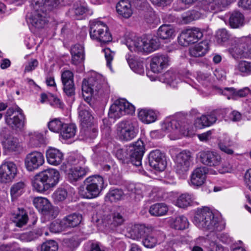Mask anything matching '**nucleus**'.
Returning a JSON list of instances; mask_svg holds the SVG:
<instances>
[{
	"instance_id": "40",
	"label": "nucleus",
	"mask_w": 251,
	"mask_h": 251,
	"mask_svg": "<svg viewBox=\"0 0 251 251\" xmlns=\"http://www.w3.org/2000/svg\"><path fill=\"white\" fill-rule=\"evenodd\" d=\"M194 200L193 195L187 193L183 194L177 198L176 205L180 208H185L191 205Z\"/></svg>"
},
{
	"instance_id": "28",
	"label": "nucleus",
	"mask_w": 251,
	"mask_h": 251,
	"mask_svg": "<svg viewBox=\"0 0 251 251\" xmlns=\"http://www.w3.org/2000/svg\"><path fill=\"white\" fill-rule=\"evenodd\" d=\"M33 204L42 215V222H45L46 216L47 214V199L41 197L35 198L33 200Z\"/></svg>"
},
{
	"instance_id": "50",
	"label": "nucleus",
	"mask_w": 251,
	"mask_h": 251,
	"mask_svg": "<svg viewBox=\"0 0 251 251\" xmlns=\"http://www.w3.org/2000/svg\"><path fill=\"white\" fill-rule=\"evenodd\" d=\"M59 178L60 174L57 170L48 168V188L53 187L56 185Z\"/></svg>"
},
{
	"instance_id": "58",
	"label": "nucleus",
	"mask_w": 251,
	"mask_h": 251,
	"mask_svg": "<svg viewBox=\"0 0 251 251\" xmlns=\"http://www.w3.org/2000/svg\"><path fill=\"white\" fill-rule=\"evenodd\" d=\"M48 101L50 105L57 108H62L63 103L56 95L48 93Z\"/></svg>"
},
{
	"instance_id": "18",
	"label": "nucleus",
	"mask_w": 251,
	"mask_h": 251,
	"mask_svg": "<svg viewBox=\"0 0 251 251\" xmlns=\"http://www.w3.org/2000/svg\"><path fill=\"white\" fill-rule=\"evenodd\" d=\"M61 80L63 84V89L67 95L72 96L75 94L74 74L69 70H65L62 73Z\"/></svg>"
},
{
	"instance_id": "61",
	"label": "nucleus",
	"mask_w": 251,
	"mask_h": 251,
	"mask_svg": "<svg viewBox=\"0 0 251 251\" xmlns=\"http://www.w3.org/2000/svg\"><path fill=\"white\" fill-rule=\"evenodd\" d=\"M104 52L105 58L106 60V65L110 69H112L111 62L113 59L115 52L111 51L109 48H106L103 50Z\"/></svg>"
},
{
	"instance_id": "25",
	"label": "nucleus",
	"mask_w": 251,
	"mask_h": 251,
	"mask_svg": "<svg viewBox=\"0 0 251 251\" xmlns=\"http://www.w3.org/2000/svg\"><path fill=\"white\" fill-rule=\"evenodd\" d=\"M82 219V217L80 214L76 213L70 214L62 219L63 225L65 229L75 227L80 224Z\"/></svg>"
},
{
	"instance_id": "5",
	"label": "nucleus",
	"mask_w": 251,
	"mask_h": 251,
	"mask_svg": "<svg viewBox=\"0 0 251 251\" xmlns=\"http://www.w3.org/2000/svg\"><path fill=\"white\" fill-rule=\"evenodd\" d=\"M103 178L100 176L95 175L87 177L84 180L86 189H80L79 194L83 198L93 199L97 197L103 187Z\"/></svg>"
},
{
	"instance_id": "36",
	"label": "nucleus",
	"mask_w": 251,
	"mask_h": 251,
	"mask_svg": "<svg viewBox=\"0 0 251 251\" xmlns=\"http://www.w3.org/2000/svg\"><path fill=\"white\" fill-rule=\"evenodd\" d=\"M168 211L167 205L164 203L154 204L150 208V213L154 216H162L165 215Z\"/></svg>"
},
{
	"instance_id": "33",
	"label": "nucleus",
	"mask_w": 251,
	"mask_h": 251,
	"mask_svg": "<svg viewBox=\"0 0 251 251\" xmlns=\"http://www.w3.org/2000/svg\"><path fill=\"white\" fill-rule=\"evenodd\" d=\"M22 110L19 108L18 112L20 116H14L11 119H6V124L13 129L21 128L24 125V116L22 113Z\"/></svg>"
},
{
	"instance_id": "14",
	"label": "nucleus",
	"mask_w": 251,
	"mask_h": 251,
	"mask_svg": "<svg viewBox=\"0 0 251 251\" xmlns=\"http://www.w3.org/2000/svg\"><path fill=\"white\" fill-rule=\"evenodd\" d=\"M44 162L45 159L43 154L38 151L28 153L25 160V168L30 172L38 169Z\"/></svg>"
},
{
	"instance_id": "29",
	"label": "nucleus",
	"mask_w": 251,
	"mask_h": 251,
	"mask_svg": "<svg viewBox=\"0 0 251 251\" xmlns=\"http://www.w3.org/2000/svg\"><path fill=\"white\" fill-rule=\"evenodd\" d=\"M138 117L142 122L150 124L155 121L157 115L152 110L143 109L139 110Z\"/></svg>"
},
{
	"instance_id": "51",
	"label": "nucleus",
	"mask_w": 251,
	"mask_h": 251,
	"mask_svg": "<svg viewBox=\"0 0 251 251\" xmlns=\"http://www.w3.org/2000/svg\"><path fill=\"white\" fill-rule=\"evenodd\" d=\"M124 209L118 207L112 214V224L115 226L123 224L125 220L124 216Z\"/></svg>"
},
{
	"instance_id": "23",
	"label": "nucleus",
	"mask_w": 251,
	"mask_h": 251,
	"mask_svg": "<svg viewBox=\"0 0 251 251\" xmlns=\"http://www.w3.org/2000/svg\"><path fill=\"white\" fill-rule=\"evenodd\" d=\"M78 110L79 117L82 127H90L94 125V117L88 110L80 106L79 107Z\"/></svg>"
},
{
	"instance_id": "12",
	"label": "nucleus",
	"mask_w": 251,
	"mask_h": 251,
	"mask_svg": "<svg viewBox=\"0 0 251 251\" xmlns=\"http://www.w3.org/2000/svg\"><path fill=\"white\" fill-rule=\"evenodd\" d=\"M203 36L201 30L198 28L187 29L183 31L178 37V42L183 46L197 42Z\"/></svg>"
},
{
	"instance_id": "1",
	"label": "nucleus",
	"mask_w": 251,
	"mask_h": 251,
	"mask_svg": "<svg viewBox=\"0 0 251 251\" xmlns=\"http://www.w3.org/2000/svg\"><path fill=\"white\" fill-rule=\"evenodd\" d=\"M82 91L84 97H85L84 93L88 94V96H86L88 99L92 96H102L108 94L109 92V87L101 75L94 74L87 80L84 79L83 81Z\"/></svg>"
},
{
	"instance_id": "45",
	"label": "nucleus",
	"mask_w": 251,
	"mask_h": 251,
	"mask_svg": "<svg viewBox=\"0 0 251 251\" xmlns=\"http://www.w3.org/2000/svg\"><path fill=\"white\" fill-rule=\"evenodd\" d=\"M180 125V123L176 120H171L168 118L165 120L163 124L162 128L168 132H173L176 134L177 133L178 126Z\"/></svg>"
},
{
	"instance_id": "39",
	"label": "nucleus",
	"mask_w": 251,
	"mask_h": 251,
	"mask_svg": "<svg viewBox=\"0 0 251 251\" xmlns=\"http://www.w3.org/2000/svg\"><path fill=\"white\" fill-rule=\"evenodd\" d=\"M202 10L206 12H217L219 11V8L216 0H202L200 5L201 12Z\"/></svg>"
},
{
	"instance_id": "38",
	"label": "nucleus",
	"mask_w": 251,
	"mask_h": 251,
	"mask_svg": "<svg viewBox=\"0 0 251 251\" xmlns=\"http://www.w3.org/2000/svg\"><path fill=\"white\" fill-rule=\"evenodd\" d=\"M250 93V90L247 87L238 90H236L233 88H225L222 92V94L227 96L228 99H230L229 95H232L239 97H245L249 94Z\"/></svg>"
},
{
	"instance_id": "53",
	"label": "nucleus",
	"mask_w": 251,
	"mask_h": 251,
	"mask_svg": "<svg viewBox=\"0 0 251 251\" xmlns=\"http://www.w3.org/2000/svg\"><path fill=\"white\" fill-rule=\"evenodd\" d=\"M180 125L177 126V133H180L184 136H191L193 133V127L192 125L185 122H179Z\"/></svg>"
},
{
	"instance_id": "11",
	"label": "nucleus",
	"mask_w": 251,
	"mask_h": 251,
	"mask_svg": "<svg viewBox=\"0 0 251 251\" xmlns=\"http://www.w3.org/2000/svg\"><path fill=\"white\" fill-rule=\"evenodd\" d=\"M198 157L202 164L208 167H217L222 162L221 155L214 151H202L199 152Z\"/></svg>"
},
{
	"instance_id": "43",
	"label": "nucleus",
	"mask_w": 251,
	"mask_h": 251,
	"mask_svg": "<svg viewBox=\"0 0 251 251\" xmlns=\"http://www.w3.org/2000/svg\"><path fill=\"white\" fill-rule=\"evenodd\" d=\"M28 136L29 144L32 147H39L45 142L44 136L38 132H30Z\"/></svg>"
},
{
	"instance_id": "59",
	"label": "nucleus",
	"mask_w": 251,
	"mask_h": 251,
	"mask_svg": "<svg viewBox=\"0 0 251 251\" xmlns=\"http://www.w3.org/2000/svg\"><path fill=\"white\" fill-rule=\"evenodd\" d=\"M201 17V13L196 11H193L190 14L182 17V22L183 24H187Z\"/></svg>"
},
{
	"instance_id": "46",
	"label": "nucleus",
	"mask_w": 251,
	"mask_h": 251,
	"mask_svg": "<svg viewBox=\"0 0 251 251\" xmlns=\"http://www.w3.org/2000/svg\"><path fill=\"white\" fill-rule=\"evenodd\" d=\"M124 197V193L122 190L118 189H111L106 194V201L111 202H116L122 200Z\"/></svg>"
},
{
	"instance_id": "62",
	"label": "nucleus",
	"mask_w": 251,
	"mask_h": 251,
	"mask_svg": "<svg viewBox=\"0 0 251 251\" xmlns=\"http://www.w3.org/2000/svg\"><path fill=\"white\" fill-rule=\"evenodd\" d=\"M32 181L43 182L44 184H47V170H44L37 174L34 176Z\"/></svg>"
},
{
	"instance_id": "31",
	"label": "nucleus",
	"mask_w": 251,
	"mask_h": 251,
	"mask_svg": "<svg viewBox=\"0 0 251 251\" xmlns=\"http://www.w3.org/2000/svg\"><path fill=\"white\" fill-rule=\"evenodd\" d=\"M5 149L10 151H15L19 146L18 139L10 135H6L2 141Z\"/></svg>"
},
{
	"instance_id": "13",
	"label": "nucleus",
	"mask_w": 251,
	"mask_h": 251,
	"mask_svg": "<svg viewBox=\"0 0 251 251\" xmlns=\"http://www.w3.org/2000/svg\"><path fill=\"white\" fill-rule=\"evenodd\" d=\"M129 157L131 163L134 166H140L142 164V157L145 152V148L142 141L138 140L128 149Z\"/></svg>"
},
{
	"instance_id": "26",
	"label": "nucleus",
	"mask_w": 251,
	"mask_h": 251,
	"mask_svg": "<svg viewBox=\"0 0 251 251\" xmlns=\"http://www.w3.org/2000/svg\"><path fill=\"white\" fill-rule=\"evenodd\" d=\"M216 120L217 118L214 113L207 116L202 115L196 119L195 125L197 128L201 129L204 127L210 126L215 123Z\"/></svg>"
},
{
	"instance_id": "3",
	"label": "nucleus",
	"mask_w": 251,
	"mask_h": 251,
	"mask_svg": "<svg viewBox=\"0 0 251 251\" xmlns=\"http://www.w3.org/2000/svg\"><path fill=\"white\" fill-rule=\"evenodd\" d=\"M193 223L200 229L213 231L218 230V219L208 208L198 210Z\"/></svg>"
},
{
	"instance_id": "22",
	"label": "nucleus",
	"mask_w": 251,
	"mask_h": 251,
	"mask_svg": "<svg viewBox=\"0 0 251 251\" xmlns=\"http://www.w3.org/2000/svg\"><path fill=\"white\" fill-rule=\"evenodd\" d=\"M72 63L78 65L82 63L84 59V47L80 44H75L71 49Z\"/></svg>"
},
{
	"instance_id": "63",
	"label": "nucleus",
	"mask_w": 251,
	"mask_h": 251,
	"mask_svg": "<svg viewBox=\"0 0 251 251\" xmlns=\"http://www.w3.org/2000/svg\"><path fill=\"white\" fill-rule=\"evenodd\" d=\"M116 156L118 159L122 161H125L126 159L129 158L128 149H118L116 152Z\"/></svg>"
},
{
	"instance_id": "24",
	"label": "nucleus",
	"mask_w": 251,
	"mask_h": 251,
	"mask_svg": "<svg viewBox=\"0 0 251 251\" xmlns=\"http://www.w3.org/2000/svg\"><path fill=\"white\" fill-rule=\"evenodd\" d=\"M218 145L219 149L228 155L233 154L234 151L231 147L234 146V142L227 135H224L220 137Z\"/></svg>"
},
{
	"instance_id": "15",
	"label": "nucleus",
	"mask_w": 251,
	"mask_h": 251,
	"mask_svg": "<svg viewBox=\"0 0 251 251\" xmlns=\"http://www.w3.org/2000/svg\"><path fill=\"white\" fill-rule=\"evenodd\" d=\"M17 168L12 161H6L0 166V181L6 183L11 181L16 176Z\"/></svg>"
},
{
	"instance_id": "7",
	"label": "nucleus",
	"mask_w": 251,
	"mask_h": 251,
	"mask_svg": "<svg viewBox=\"0 0 251 251\" xmlns=\"http://www.w3.org/2000/svg\"><path fill=\"white\" fill-rule=\"evenodd\" d=\"M137 133L135 124L130 121H122L116 126V136L120 141H131L136 136Z\"/></svg>"
},
{
	"instance_id": "35",
	"label": "nucleus",
	"mask_w": 251,
	"mask_h": 251,
	"mask_svg": "<svg viewBox=\"0 0 251 251\" xmlns=\"http://www.w3.org/2000/svg\"><path fill=\"white\" fill-rule=\"evenodd\" d=\"M189 222L187 218L181 215L172 219L171 226L172 228L177 230H183L188 227Z\"/></svg>"
},
{
	"instance_id": "16",
	"label": "nucleus",
	"mask_w": 251,
	"mask_h": 251,
	"mask_svg": "<svg viewBox=\"0 0 251 251\" xmlns=\"http://www.w3.org/2000/svg\"><path fill=\"white\" fill-rule=\"evenodd\" d=\"M164 158V156L159 150L152 151L149 156L150 165L157 171H163L166 166Z\"/></svg>"
},
{
	"instance_id": "54",
	"label": "nucleus",
	"mask_w": 251,
	"mask_h": 251,
	"mask_svg": "<svg viewBox=\"0 0 251 251\" xmlns=\"http://www.w3.org/2000/svg\"><path fill=\"white\" fill-rule=\"evenodd\" d=\"M238 45L241 47L244 55H246L247 58L251 48V38L249 37H243L238 39Z\"/></svg>"
},
{
	"instance_id": "48",
	"label": "nucleus",
	"mask_w": 251,
	"mask_h": 251,
	"mask_svg": "<svg viewBox=\"0 0 251 251\" xmlns=\"http://www.w3.org/2000/svg\"><path fill=\"white\" fill-rule=\"evenodd\" d=\"M237 44H238V39L235 40L228 49L229 52L234 58H238L239 57L246 58V55H244L241 47L237 45Z\"/></svg>"
},
{
	"instance_id": "49",
	"label": "nucleus",
	"mask_w": 251,
	"mask_h": 251,
	"mask_svg": "<svg viewBox=\"0 0 251 251\" xmlns=\"http://www.w3.org/2000/svg\"><path fill=\"white\" fill-rule=\"evenodd\" d=\"M81 133L86 140H91L95 139L97 137L98 129L94 125H93L90 127H82Z\"/></svg>"
},
{
	"instance_id": "21",
	"label": "nucleus",
	"mask_w": 251,
	"mask_h": 251,
	"mask_svg": "<svg viewBox=\"0 0 251 251\" xmlns=\"http://www.w3.org/2000/svg\"><path fill=\"white\" fill-rule=\"evenodd\" d=\"M209 48L208 42L206 40L202 41L191 48L189 49V53L193 57H202L208 52Z\"/></svg>"
},
{
	"instance_id": "2",
	"label": "nucleus",
	"mask_w": 251,
	"mask_h": 251,
	"mask_svg": "<svg viewBox=\"0 0 251 251\" xmlns=\"http://www.w3.org/2000/svg\"><path fill=\"white\" fill-rule=\"evenodd\" d=\"M47 0H32L34 11L26 15L27 23L37 28H43L47 22Z\"/></svg>"
},
{
	"instance_id": "64",
	"label": "nucleus",
	"mask_w": 251,
	"mask_h": 251,
	"mask_svg": "<svg viewBox=\"0 0 251 251\" xmlns=\"http://www.w3.org/2000/svg\"><path fill=\"white\" fill-rule=\"evenodd\" d=\"M217 37L219 41L225 42L228 39L229 34L226 29H221L217 31Z\"/></svg>"
},
{
	"instance_id": "41",
	"label": "nucleus",
	"mask_w": 251,
	"mask_h": 251,
	"mask_svg": "<svg viewBox=\"0 0 251 251\" xmlns=\"http://www.w3.org/2000/svg\"><path fill=\"white\" fill-rule=\"evenodd\" d=\"M161 79L163 80L164 82L174 87H176V85L180 81L178 76L175 73L171 71H169L164 74Z\"/></svg>"
},
{
	"instance_id": "9",
	"label": "nucleus",
	"mask_w": 251,
	"mask_h": 251,
	"mask_svg": "<svg viewBox=\"0 0 251 251\" xmlns=\"http://www.w3.org/2000/svg\"><path fill=\"white\" fill-rule=\"evenodd\" d=\"M85 162V158L82 156H78L76 158L74 159L72 164L78 166L72 167L69 169L67 175L71 182H75L82 179L89 171L88 168L80 166L84 164Z\"/></svg>"
},
{
	"instance_id": "52",
	"label": "nucleus",
	"mask_w": 251,
	"mask_h": 251,
	"mask_svg": "<svg viewBox=\"0 0 251 251\" xmlns=\"http://www.w3.org/2000/svg\"><path fill=\"white\" fill-rule=\"evenodd\" d=\"M25 187V184L22 181L15 183L11 187L10 192L13 200L22 195L24 192Z\"/></svg>"
},
{
	"instance_id": "32",
	"label": "nucleus",
	"mask_w": 251,
	"mask_h": 251,
	"mask_svg": "<svg viewBox=\"0 0 251 251\" xmlns=\"http://www.w3.org/2000/svg\"><path fill=\"white\" fill-rule=\"evenodd\" d=\"M158 37L162 39H170L175 36V29L170 25H163L157 31Z\"/></svg>"
},
{
	"instance_id": "4",
	"label": "nucleus",
	"mask_w": 251,
	"mask_h": 251,
	"mask_svg": "<svg viewBox=\"0 0 251 251\" xmlns=\"http://www.w3.org/2000/svg\"><path fill=\"white\" fill-rule=\"evenodd\" d=\"M126 44L131 51L138 52H151L157 50L160 46L159 40L156 37L150 39L147 38L128 39Z\"/></svg>"
},
{
	"instance_id": "42",
	"label": "nucleus",
	"mask_w": 251,
	"mask_h": 251,
	"mask_svg": "<svg viewBox=\"0 0 251 251\" xmlns=\"http://www.w3.org/2000/svg\"><path fill=\"white\" fill-rule=\"evenodd\" d=\"M76 129L74 124H63L61 129V135L65 139L73 137L75 134Z\"/></svg>"
},
{
	"instance_id": "34",
	"label": "nucleus",
	"mask_w": 251,
	"mask_h": 251,
	"mask_svg": "<svg viewBox=\"0 0 251 251\" xmlns=\"http://www.w3.org/2000/svg\"><path fill=\"white\" fill-rule=\"evenodd\" d=\"M244 22V15L238 11H234L229 18L230 26L233 28H237L243 25Z\"/></svg>"
},
{
	"instance_id": "57",
	"label": "nucleus",
	"mask_w": 251,
	"mask_h": 251,
	"mask_svg": "<svg viewBox=\"0 0 251 251\" xmlns=\"http://www.w3.org/2000/svg\"><path fill=\"white\" fill-rule=\"evenodd\" d=\"M50 232L53 233H57L65 230L63 225L62 220L61 221L56 220L51 223L50 226Z\"/></svg>"
},
{
	"instance_id": "44",
	"label": "nucleus",
	"mask_w": 251,
	"mask_h": 251,
	"mask_svg": "<svg viewBox=\"0 0 251 251\" xmlns=\"http://www.w3.org/2000/svg\"><path fill=\"white\" fill-rule=\"evenodd\" d=\"M28 219L27 215L24 209H19L18 212L13 217V222L18 227H22L25 225Z\"/></svg>"
},
{
	"instance_id": "60",
	"label": "nucleus",
	"mask_w": 251,
	"mask_h": 251,
	"mask_svg": "<svg viewBox=\"0 0 251 251\" xmlns=\"http://www.w3.org/2000/svg\"><path fill=\"white\" fill-rule=\"evenodd\" d=\"M67 195V191L64 189H58L52 195V198L55 201H60L64 200Z\"/></svg>"
},
{
	"instance_id": "10",
	"label": "nucleus",
	"mask_w": 251,
	"mask_h": 251,
	"mask_svg": "<svg viewBox=\"0 0 251 251\" xmlns=\"http://www.w3.org/2000/svg\"><path fill=\"white\" fill-rule=\"evenodd\" d=\"M193 163L192 153L189 151L184 150L178 153L175 159V169L176 172L183 174L187 172Z\"/></svg>"
},
{
	"instance_id": "37",
	"label": "nucleus",
	"mask_w": 251,
	"mask_h": 251,
	"mask_svg": "<svg viewBox=\"0 0 251 251\" xmlns=\"http://www.w3.org/2000/svg\"><path fill=\"white\" fill-rule=\"evenodd\" d=\"M151 231L145 235L143 238V244L145 247L148 248L154 247L157 244V238L155 236L156 230L151 226Z\"/></svg>"
},
{
	"instance_id": "8",
	"label": "nucleus",
	"mask_w": 251,
	"mask_h": 251,
	"mask_svg": "<svg viewBox=\"0 0 251 251\" xmlns=\"http://www.w3.org/2000/svg\"><path fill=\"white\" fill-rule=\"evenodd\" d=\"M135 111L134 106L125 99L115 101L110 107L108 116L110 118L119 119L126 114H132Z\"/></svg>"
},
{
	"instance_id": "30",
	"label": "nucleus",
	"mask_w": 251,
	"mask_h": 251,
	"mask_svg": "<svg viewBox=\"0 0 251 251\" xmlns=\"http://www.w3.org/2000/svg\"><path fill=\"white\" fill-rule=\"evenodd\" d=\"M63 159L62 153L57 149L50 148L48 149V163L57 165Z\"/></svg>"
},
{
	"instance_id": "55",
	"label": "nucleus",
	"mask_w": 251,
	"mask_h": 251,
	"mask_svg": "<svg viewBox=\"0 0 251 251\" xmlns=\"http://www.w3.org/2000/svg\"><path fill=\"white\" fill-rule=\"evenodd\" d=\"M42 235V232L39 230H35L23 233L21 239L26 242L31 241Z\"/></svg>"
},
{
	"instance_id": "56",
	"label": "nucleus",
	"mask_w": 251,
	"mask_h": 251,
	"mask_svg": "<svg viewBox=\"0 0 251 251\" xmlns=\"http://www.w3.org/2000/svg\"><path fill=\"white\" fill-rule=\"evenodd\" d=\"M63 124L58 119L55 118L48 123V128L52 132H58L61 129Z\"/></svg>"
},
{
	"instance_id": "20",
	"label": "nucleus",
	"mask_w": 251,
	"mask_h": 251,
	"mask_svg": "<svg viewBox=\"0 0 251 251\" xmlns=\"http://www.w3.org/2000/svg\"><path fill=\"white\" fill-rule=\"evenodd\" d=\"M207 169L201 167L195 169L191 175V183L193 185L200 186L205 181Z\"/></svg>"
},
{
	"instance_id": "27",
	"label": "nucleus",
	"mask_w": 251,
	"mask_h": 251,
	"mask_svg": "<svg viewBox=\"0 0 251 251\" xmlns=\"http://www.w3.org/2000/svg\"><path fill=\"white\" fill-rule=\"evenodd\" d=\"M119 14L126 18H129L132 14V10L130 2L128 0H121L116 5Z\"/></svg>"
},
{
	"instance_id": "6",
	"label": "nucleus",
	"mask_w": 251,
	"mask_h": 251,
	"mask_svg": "<svg viewBox=\"0 0 251 251\" xmlns=\"http://www.w3.org/2000/svg\"><path fill=\"white\" fill-rule=\"evenodd\" d=\"M89 33L91 38L101 44L112 41V38L107 25L102 22L94 20L90 23Z\"/></svg>"
},
{
	"instance_id": "47",
	"label": "nucleus",
	"mask_w": 251,
	"mask_h": 251,
	"mask_svg": "<svg viewBox=\"0 0 251 251\" xmlns=\"http://www.w3.org/2000/svg\"><path fill=\"white\" fill-rule=\"evenodd\" d=\"M235 69L243 75H250L251 74V61L241 60L238 62Z\"/></svg>"
},
{
	"instance_id": "17",
	"label": "nucleus",
	"mask_w": 251,
	"mask_h": 251,
	"mask_svg": "<svg viewBox=\"0 0 251 251\" xmlns=\"http://www.w3.org/2000/svg\"><path fill=\"white\" fill-rule=\"evenodd\" d=\"M151 231V226H146L145 225H135L127 228L126 235L131 239L138 240L143 238L145 235Z\"/></svg>"
},
{
	"instance_id": "19",
	"label": "nucleus",
	"mask_w": 251,
	"mask_h": 251,
	"mask_svg": "<svg viewBox=\"0 0 251 251\" xmlns=\"http://www.w3.org/2000/svg\"><path fill=\"white\" fill-rule=\"evenodd\" d=\"M169 63V58L166 55H157L152 57L151 63V71L159 73L165 68Z\"/></svg>"
}]
</instances>
